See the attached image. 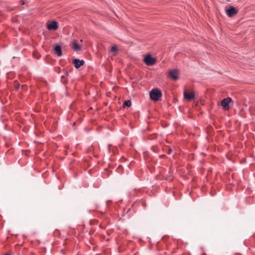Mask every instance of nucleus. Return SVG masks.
Returning a JSON list of instances; mask_svg holds the SVG:
<instances>
[{
    "instance_id": "1",
    "label": "nucleus",
    "mask_w": 255,
    "mask_h": 255,
    "mask_svg": "<svg viewBox=\"0 0 255 255\" xmlns=\"http://www.w3.org/2000/svg\"><path fill=\"white\" fill-rule=\"evenodd\" d=\"M161 95V92L157 88L152 90L149 93L151 99L155 101L159 100Z\"/></svg>"
},
{
    "instance_id": "2",
    "label": "nucleus",
    "mask_w": 255,
    "mask_h": 255,
    "mask_svg": "<svg viewBox=\"0 0 255 255\" xmlns=\"http://www.w3.org/2000/svg\"><path fill=\"white\" fill-rule=\"evenodd\" d=\"M144 62L148 66L153 65L156 62V59L150 55H146L143 59Z\"/></svg>"
},
{
    "instance_id": "3",
    "label": "nucleus",
    "mask_w": 255,
    "mask_h": 255,
    "mask_svg": "<svg viewBox=\"0 0 255 255\" xmlns=\"http://www.w3.org/2000/svg\"><path fill=\"white\" fill-rule=\"evenodd\" d=\"M183 96L184 99L188 101H191L193 100L195 97L194 94L193 92H190L188 90H184L183 92Z\"/></svg>"
},
{
    "instance_id": "4",
    "label": "nucleus",
    "mask_w": 255,
    "mask_h": 255,
    "mask_svg": "<svg viewBox=\"0 0 255 255\" xmlns=\"http://www.w3.org/2000/svg\"><path fill=\"white\" fill-rule=\"evenodd\" d=\"M47 28L49 30H56L58 28V23L56 21H52L47 23Z\"/></svg>"
},
{
    "instance_id": "5",
    "label": "nucleus",
    "mask_w": 255,
    "mask_h": 255,
    "mask_svg": "<svg viewBox=\"0 0 255 255\" xmlns=\"http://www.w3.org/2000/svg\"><path fill=\"white\" fill-rule=\"evenodd\" d=\"M231 101L232 99L231 98H227L222 101L221 105L225 110H228L229 108V104Z\"/></svg>"
},
{
    "instance_id": "6",
    "label": "nucleus",
    "mask_w": 255,
    "mask_h": 255,
    "mask_svg": "<svg viewBox=\"0 0 255 255\" xmlns=\"http://www.w3.org/2000/svg\"><path fill=\"white\" fill-rule=\"evenodd\" d=\"M237 10L233 6L230 7L229 8L226 9L227 14L229 17L233 16L234 15L236 14L237 13Z\"/></svg>"
},
{
    "instance_id": "7",
    "label": "nucleus",
    "mask_w": 255,
    "mask_h": 255,
    "mask_svg": "<svg viewBox=\"0 0 255 255\" xmlns=\"http://www.w3.org/2000/svg\"><path fill=\"white\" fill-rule=\"evenodd\" d=\"M169 74L170 77L174 80H176L178 78V71L177 70H171L169 72Z\"/></svg>"
},
{
    "instance_id": "8",
    "label": "nucleus",
    "mask_w": 255,
    "mask_h": 255,
    "mask_svg": "<svg viewBox=\"0 0 255 255\" xmlns=\"http://www.w3.org/2000/svg\"><path fill=\"white\" fill-rule=\"evenodd\" d=\"M73 63L74 64L75 67L76 69H78L80 66L84 64V61L83 60L75 59L73 60Z\"/></svg>"
},
{
    "instance_id": "9",
    "label": "nucleus",
    "mask_w": 255,
    "mask_h": 255,
    "mask_svg": "<svg viewBox=\"0 0 255 255\" xmlns=\"http://www.w3.org/2000/svg\"><path fill=\"white\" fill-rule=\"evenodd\" d=\"M54 50L57 56H61L62 55L61 47L60 45H56L54 48Z\"/></svg>"
},
{
    "instance_id": "10",
    "label": "nucleus",
    "mask_w": 255,
    "mask_h": 255,
    "mask_svg": "<svg viewBox=\"0 0 255 255\" xmlns=\"http://www.w3.org/2000/svg\"><path fill=\"white\" fill-rule=\"evenodd\" d=\"M73 48L74 50L78 51L81 50V47L74 41L73 43Z\"/></svg>"
},
{
    "instance_id": "11",
    "label": "nucleus",
    "mask_w": 255,
    "mask_h": 255,
    "mask_svg": "<svg viewBox=\"0 0 255 255\" xmlns=\"http://www.w3.org/2000/svg\"><path fill=\"white\" fill-rule=\"evenodd\" d=\"M130 105H131V102L129 100L125 101L123 104L124 106H127V107H129V106H130Z\"/></svg>"
},
{
    "instance_id": "12",
    "label": "nucleus",
    "mask_w": 255,
    "mask_h": 255,
    "mask_svg": "<svg viewBox=\"0 0 255 255\" xmlns=\"http://www.w3.org/2000/svg\"><path fill=\"white\" fill-rule=\"evenodd\" d=\"M117 49L116 46H113L111 48V51L113 52H116L117 51Z\"/></svg>"
},
{
    "instance_id": "13",
    "label": "nucleus",
    "mask_w": 255,
    "mask_h": 255,
    "mask_svg": "<svg viewBox=\"0 0 255 255\" xmlns=\"http://www.w3.org/2000/svg\"><path fill=\"white\" fill-rule=\"evenodd\" d=\"M20 3H21V4H23L24 3V2L23 0H21L20 1Z\"/></svg>"
},
{
    "instance_id": "14",
    "label": "nucleus",
    "mask_w": 255,
    "mask_h": 255,
    "mask_svg": "<svg viewBox=\"0 0 255 255\" xmlns=\"http://www.w3.org/2000/svg\"><path fill=\"white\" fill-rule=\"evenodd\" d=\"M171 149L170 148V149H169V152H171Z\"/></svg>"
}]
</instances>
